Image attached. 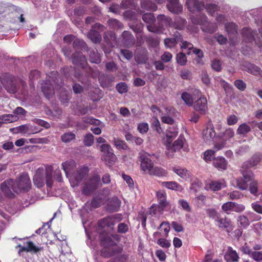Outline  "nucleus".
<instances>
[{
	"instance_id": "20e7f679",
	"label": "nucleus",
	"mask_w": 262,
	"mask_h": 262,
	"mask_svg": "<svg viewBox=\"0 0 262 262\" xmlns=\"http://www.w3.org/2000/svg\"><path fill=\"white\" fill-rule=\"evenodd\" d=\"M241 173L243 177L236 180L237 187L241 190H246L248 187V183L254 178V174L251 170H246L241 168Z\"/></svg>"
},
{
	"instance_id": "0eeeda50",
	"label": "nucleus",
	"mask_w": 262,
	"mask_h": 262,
	"mask_svg": "<svg viewBox=\"0 0 262 262\" xmlns=\"http://www.w3.org/2000/svg\"><path fill=\"white\" fill-rule=\"evenodd\" d=\"M100 182V177L98 174H94L85 183L83 187L82 192L83 194L88 195L94 192L98 188Z\"/></svg>"
},
{
	"instance_id": "49530a36",
	"label": "nucleus",
	"mask_w": 262,
	"mask_h": 262,
	"mask_svg": "<svg viewBox=\"0 0 262 262\" xmlns=\"http://www.w3.org/2000/svg\"><path fill=\"white\" fill-rule=\"evenodd\" d=\"M181 98L188 106H192L193 105L192 96L187 92H183L181 95Z\"/></svg>"
},
{
	"instance_id": "dca6fc26",
	"label": "nucleus",
	"mask_w": 262,
	"mask_h": 262,
	"mask_svg": "<svg viewBox=\"0 0 262 262\" xmlns=\"http://www.w3.org/2000/svg\"><path fill=\"white\" fill-rule=\"evenodd\" d=\"M186 5L188 10L192 13L201 11L205 7L204 3L198 0H187Z\"/></svg>"
},
{
	"instance_id": "f8f14e48",
	"label": "nucleus",
	"mask_w": 262,
	"mask_h": 262,
	"mask_svg": "<svg viewBox=\"0 0 262 262\" xmlns=\"http://www.w3.org/2000/svg\"><path fill=\"white\" fill-rule=\"evenodd\" d=\"M262 159V154L260 152L255 153L251 158L248 161L245 162L242 168L247 170V169L257 166Z\"/></svg>"
},
{
	"instance_id": "4d7b16f0",
	"label": "nucleus",
	"mask_w": 262,
	"mask_h": 262,
	"mask_svg": "<svg viewBox=\"0 0 262 262\" xmlns=\"http://www.w3.org/2000/svg\"><path fill=\"white\" fill-rule=\"evenodd\" d=\"M128 254H122L110 259L106 262H127Z\"/></svg>"
},
{
	"instance_id": "f3484780",
	"label": "nucleus",
	"mask_w": 262,
	"mask_h": 262,
	"mask_svg": "<svg viewBox=\"0 0 262 262\" xmlns=\"http://www.w3.org/2000/svg\"><path fill=\"white\" fill-rule=\"evenodd\" d=\"M89 171V169L88 167L84 166L78 168L77 170L73 172L72 177L76 181L77 184L79 183L84 179L88 174Z\"/></svg>"
},
{
	"instance_id": "aec40b11",
	"label": "nucleus",
	"mask_w": 262,
	"mask_h": 262,
	"mask_svg": "<svg viewBox=\"0 0 262 262\" xmlns=\"http://www.w3.org/2000/svg\"><path fill=\"white\" fill-rule=\"evenodd\" d=\"M167 1L168 3L166 6L169 11L175 14H179L182 12L183 10V7L179 3V0Z\"/></svg>"
},
{
	"instance_id": "5fc2aeb1",
	"label": "nucleus",
	"mask_w": 262,
	"mask_h": 262,
	"mask_svg": "<svg viewBox=\"0 0 262 262\" xmlns=\"http://www.w3.org/2000/svg\"><path fill=\"white\" fill-rule=\"evenodd\" d=\"M249 191L250 193L254 195H257L258 192V182L253 179L250 182Z\"/></svg>"
},
{
	"instance_id": "c85d7f7f",
	"label": "nucleus",
	"mask_w": 262,
	"mask_h": 262,
	"mask_svg": "<svg viewBox=\"0 0 262 262\" xmlns=\"http://www.w3.org/2000/svg\"><path fill=\"white\" fill-rule=\"evenodd\" d=\"M178 128L174 125L170 126L166 129V137L167 142L170 143L177 136Z\"/></svg>"
},
{
	"instance_id": "09e8293b",
	"label": "nucleus",
	"mask_w": 262,
	"mask_h": 262,
	"mask_svg": "<svg viewBox=\"0 0 262 262\" xmlns=\"http://www.w3.org/2000/svg\"><path fill=\"white\" fill-rule=\"evenodd\" d=\"M89 59L91 62L94 63H99L101 61L99 55L97 52L94 50H89Z\"/></svg>"
},
{
	"instance_id": "412c9836",
	"label": "nucleus",
	"mask_w": 262,
	"mask_h": 262,
	"mask_svg": "<svg viewBox=\"0 0 262 262\" xmlns=\"http://www.w3.org/2000/svg\"><path fill=\"white\" fill-rule=\"evenodd\" d=\"M216 222L218 223L219 228L225 230L227 232L230 233L232 230L231 220L227 217L223 218L220 216Z\"/></svg>"
},
{
	"instance_id": "864d4df0",
	"label": "nucleus",
	"mask_w": 262,
	"mask_h": 262,
	"mask_svg": "<svg viewBox=\"0 0 262 262\" xmlns=\"http://www.w3.org/2000/svg\"><path fill=\"white\" fill-rule=\"evenodd\" d=\"M114 145L118 149L126 150L128 147L124 141L118 139H114Z\"/></svg>"
},
{
	"instance_id": "0e129e2a",
	"label": "nucleus",
	"mask_w": 262,
	"mask_h": 262,
	"mask_svg": "<svg viewBox=\"0 0 262 262\" xmlns=\"http://www.w3.org/2000/svg\"><path fill=\"white\" fill-rule=\"evenodd\" d=\"M123 16L125 19L129 20H135L137 19V13L130 10L125 11L123 13Z\"/></svg>"
},
{
	"instance_id": "f257e3e1",
	"label": "nucleus",
	"mask_w": 262,
	"mask_h": 262,
	"mask_svg": "<svg viewBox=\"0 0 262 262\" xmlns=\"http://www.w3.org/2000/svg\"><path fill=\"white\" fill-rule=\"evenodd\" d=\"M52 171L53 169L51 166L46 167L45 172L43 168H38L33 177L34 185L38 188H41L44 186L46 180L47 187L51 188L53 183Z\"/></svg>"
},
{
	"instance_id": "bb28decb",
	"label": "nucleus",
	"mask_w": 262,
	"mask_h": 262,
	"mask_svg": "<svg viewBox=\"0 0 262 262\" xmlns=\"http://www.w3.org/2000/svg\"><path fill=\"white\" fill-rule=\"evenodd\" d=\"M213 165L219 170H225L227 168L228 162L225 158L219 156L214 159Z\"/></svg>"
},
{
	"instance_id": "f03ea898",
	"label": "nucleus",
	"mask_w": 262,
	"mask_h": 262,
	"mask_svg": "<svg viewBox=\"0 0 262 262\" xmlns=\"http://www.w3.org/2000/svg\"><path fill=\"white\" fill-rule=\"evenodd\" d=\"M48 76L49 79L41 83V89L45 97L49 99L54 93V87L51 83V81L53 82L55 88L56 86L61 88L63 85V80L59 78V74L57 71L51 72Z\"/></svg>"
},
{
	"instance_id": "603ef678",
	"label": "nucleus",
	"mask_w": 262,
	"mask_h": 262,
	"mask_svg": "<svg viewBox=\"0 0 262 262\" xmlns=\"http://www.w3.org/2000/svg\"><path fill=\"white\" fill-rule=\"evenodd\" d=\"M90 97L92 100L94 101H98L102 98L101 92L100 89H95L90 93Z\"/></svg>"
},
{
	"instance_id": "72a5a7b5",
	"label": "nucleus",
	"mask_w": 262,
	"mask_h": 262,
	"mask_svg": "<svg viewBox=\"0 0 262 262\" xmlns=\"http://www.w3.org/2000/svg\"><path fill=\"white\" fill-rule=\"evenodd\" d=\"M76 165V164L74 160H71L62 163V167L63 170L67 175L69 173H71V171L75 168Z\"/></svg>"
},
{
	"instance_id": "2f4dec72",
	"label": "nucleus",
	"mask_w": 262,
	"mask_h": 262,
	"mask_svg": "<svg viewBox=\"0 0 262 262\" xmlns=\"http://www.w3.org/2000/svg\"><path fill=\"white\" fill-rule=\"evenodd\" d=\"M88 37L94 43H99L102 39L101 35L99 31L91 29L88 34Z\"/></svg>"
},
{
	"instance_id": "5701e85b",
	"label": "nucleus",
	"mask_w": 262,
	"mask_h": 262,
	"mask_svg": "<svg viewBox=\"0 0 262 262\" xmlns=\"http://www.w3.org/2000/svg\"><path fill=\"white\" fill-rule=\"evenodd\" d=\"M122 42L123 46L130 48L135 43V38L132 34L128 31H124L122 34Z\"/></svg>"
},
{
	"instance_id": "8fccbe9b",
	"label": "nucleus",
	"mask_w": 262,
	"mask_h": 262,
	"mask_svg": "<svg viewBox=\"0 0 262 262\" xmlns=\"http://www.w3.org/2000/svg\"><path fill=\"white\" fill-rule=\"evenodd\" d=\"M204 8L206 10L208 13L213 16L214 13L219 9V6L214 4L209 3L205 6Z\"/></svg>"
},
{
	"instance_id": "1a4fd4ad",
	"label": "nucleus",
	"mask_w": 262,
	"mask_h": 262,
	"mask_svg": "<svg viewBox=\"0 0 262 262\" xmlns=\"http://www.w3.org/2000/svg\"><path fill=\"white\" fill-rule=\"evenodd\" d=\"M141 161L140 167L144 172L147 171L149 174L154 167V163L145 154H140Z\"/></svg>"
},
{
	"instance_id": "6e6d98bb",
	"label": "nucleus",
	"mask_w": 262,
	"mask_h": 262,
	"mask_svg": "<svg viewBox=\"0 0 262 262\" xmlns=\"http://www.w3.org/2000/svg\"><path fill=\"white\" fill-rule=\"evenodd\" d=\"M184 140V138L180 136L178 139L174 142L172 146L173 150L176 151V150L181 149L183 146Z\"/></svg>"
},
{
	"instance_id": "e2e57ef3",
	"label": "nucleus",
	"mask_w": 262,
	"mask_h": 262,
	"mask_svg": "<svg viewBox=\"0 0 262 262\" xmlns=\"http://www.w3.org/2000/svg\"><path fill=\"white\" fill-rule=\"evenodd\" d=\"M142 19L146 23L151 24L155 21V17L153 14L151 13H146L143 15Z\"/></svg>"
},
{
	"instance_id": "338daca9",
	"label": "nucleus",
	"mask_w": 262,
	"mask_h": 262,
	"mask_svg": "<svg viewBox=\"0 0 262 262\" xmlns=\"http://www.w3.org/2000/svg\"><path fill=\"white\" fill-rule=\"evenodd\" d=\"M146 42L151 47H156L159 44V40L158 38H155L151 36L146 38Z\"/></svg>"
},
{
	"instance_id": "a878e982",
	"label": "nucleus",
	"mask_w": 262,
	"mask_h": 262,
	"mask_svg": "<svg viewBox=\"0 0 262 262\" xmlns=\"http://www.w3.org/2000/svg\"><path fill=\"white\" fill-rule=\"evenodd\" d=\"M243 66L245 68V71L253 75H262L261 69L254 64L246 62Z\"/></svg>"
},
{
	"instance_id": "13d9d810",
	"label": "nucleus",
	"mask_w": 262,
	"mask_h": 262,
	"mask_svg": "<svg viewBox=\"0 0 262 262\" xmlns=\"http://www.w3.org/2000/svg\"><path fill=\"white\" fill-rule=\"evenodd\" d=\"M223 186V183L220 181H212L209 184V188L213 191L220 190Z\"/></svg>"
},
{
	"instance_id": "37998d69",
	"label": "nucleus",
	"mask_w": 262,
	"mask_h": 262,
	"mask_svg": "<svg viewBox=\"0 0 262 262\" xmlns=\"http://www.w3.org/2000/svg\"><path fill=\"white\" fill-rule=\"evenodd\" d=\"M73 47L76 50H83L87 48L86 43L83 40L76 38V37L73 42Z\"/></svg>"
},
{
	"instance_id": "c756f323",
	"label": "nucleus",
	"mask_w": 262,
	"mask_h": 262,
	"mask_svg": "<svg viewBox=\"0 0 262 262\" xmlns=\"http://www.w3.org/2000/svg\"><path fill=\"white\" fill-rule=\"evenodd\" d=\"M172 19L164 14H159L157 16V21L159 26L163 29L164 27L170 26Z\"/></svg>"
},
{
	"instance_id": "a18cd8bd",
	"label": "nucleus",
	"mask_w": 262,
	"mask_h": 262,
	"mask_svg": "<svg viewBox=\"0 0 262 262\" xmlns=\"http://www.w3.org/2000/svg\"><path fill=\"white\" fill-rule=\"evenodd\" d=\"M207 17L206 15L203 14L199 17L192 16L191 17L192 23L194 25H202L207 21Z\"/></svg>"
},
{
	"instance_id": "6ab92c4d",
	"label": "nucleus",
	"mask_w": 262,
	"mask_h": 262,
	"mask_svg": "<svg viewBox=\"0 0 262 262\" xmlns=\"http://www.w3.org/2000/svg\"><path fill=\"white\" fill-rule=\"evenodd\" d=\"M135 61L138 64H144L148 60V52L145 48L138 49L135 56Z\"/></svg>"
},
{
	"instance_id": "f704fd0d",
	"label": "nucleus",
	"mask_w": 262,
	"mask_h": 262,
	"mask_svg": "<svg viewBox=\"0 0 262 262\" xmlns=\"http://www.w3.org/2000/svg\"><path fill=\"white\" fill-rule=\"evenodd\" d=\"M186 23V21L185 19L178 18L174 22L171 20L169 27L173 28L179 30H183L185 28Z\"/></svg>"
},
{
	"instance_id": "a19ab883",
	"label": "nucleus",
	"mask_w": 262,
	"mask_h": 262,
	"mask_svg": "<svg viewBox=\"0 0 262 262\" xmlns=\"http://www.w3.org/2000/svg\"><path fill=\"white\" fill-rule=\"evenodd\" d=\"M76 139V135L72 132H67L61 136V140L64 143H70Z\"/></svg>"
},
{
	"instance_id": "7c9ffc66",
	"label": "nucleus",
	"mask_w": 262,
	"mask_h": 262,
	"mask_svg": "<svg viewBox=\"0 0 262 262\" xmlns=\"http://www.w3.org/2000/svg\"><path fill=\"white\" fill-rule=\"evenodd\" d=\"M243 37L247 42H252L254 40L255 32L250 28H244L242 31Z\"/></svg>"
},
{
	"instance_id": "79ce46f5",
	"label": "nucleus",
	"mask_w": 262,
	"mask_h": 262,
	"mask_svg": "<svg viewBox=\"0 0 262 262\" xmlns=\"http://www.w3.org/2000/svg\"><path fill=\"white\" fill-rule=\"evenodd\" d=\"M225 28L228 34H235L237 32L238 26L233 22L225 24Z\"/></svg>"
},
{
	"instance_id": "7ed1b4c3",
	"label": "nucleus",
	"mask_w": 262,
	"mask_h": 262,
	"mask_svg": "<svg viewBox=\"0 0 262 262\" xmlns=\"http://www.w3.org/2000/svg\"><path fill=\"white\" fill-rule=\"evenodd\" d=\"M13 191L28 192L31 188L30 179L27 173H23L16 179L13 180Z\"/></svg>"
},
{
	"instance_id": "39448f33",
	"label": "nucleus",
	"mask_w": 262,
	"mask_h": 262,
	"mask_svg": "<svg viewBox=\"0 0 262 262\" xmlns=\"http://www.w3.org/2000/svg\"><path fill=\"white\" fill-rule=\"evenodd\" d=\"M195 94L199 98L193 102L192 106L194 110L198 112L200 114H206L208 111L206 98L205 96L202 95V93L200 90H196Z\"/></svg>"
},
{
	"instance_id": "4c0bfd02",
	"label": "nucleus",
	"mask_w": 262,
	"mask_h": 262,
	"mask_svg": "<svg viewBox=\"0 0 262 262\" xmlns=\"http://www.w3.org/2000/svg\"><path fill=\"white\" fill-rule=\"evenodd\" d=\"M167 171L160 167H155L152 168L149 174L158 177H165L167 175Z\"/></svg>"
},
{
	"instance_id": "9b49d317",
	"label": "nucleus",
	"mask_w": 262,
	"mask_h": 262,
	"mask_svg": "<svg viewBox=\"0 0 262 262\" xmlns=\"http://www.w3.org/2000/svg\"><path fill=\"white\" fill-rule=\"evenodd\" d=\"M182 41V36L178 31L175 32L172 37L166 38L164 40L165 46L167 48H172L176 47V45L180 41Z\"/></svg>"
},
{
	"instance_id": "69168bd1",
	"label": "nucleus",
	"mask_w": 262,
	"mask_h": 262,
	"mask_svg": "<svg viewBox=\"0 0 262 262\" xmlns=\"http://www.w3.org/2000/svg\"><path fill=\"white\" fill-rule=\"evenodd\" d=\"M234 204V202H227L223 204L222 209L227 214H229L228 211H233Z\"/></svg>"
},
{
	"instance_id": "2eb2a0df",
	"label": "nucleus",
	"mask_w": 262,
	"mask_h": 262,
	"mask_svg": "<svg viewBox=\"0 0 262 262\" xmlns=\"http://www.w3.org/2000/svg\"><path fill=\"white\" fill-rule=\"evenodd\" d=\"M13 179H11L5 181L1 185L2 191L7 196L11 198L14 196V194L11 191H13Z\"/></svg>"
},
{
	"instance_id": "774afa93",
	"label": "nucleus",
	"mask_w": 262,
	"mask_h": 262,
	"mask_svg": "<svg viewBox=\"0 0 262 262\" xmlns=\"http://www.w3.org/2000/svg\"><path fill=\"white\" fill-rule=\"evenodd\" d=\"M177 62L181 66H184L187 62V58L185 54L183 53H180L177 54L176 57Z\"/></svg>"
},
{
	"instance_id": "ddd939ff",
	"label": "nucleus",
	"mask_w": 262,
	"mask_h": 262,
	"mask_svg": "<svg viewBox=\"0 0 262 262\" xmlns=\"http://www.w3.org/2000/svg\"><path fill=\"white\" fill-rule=\"evenodd\" d=\"M17 247L19 248V252L25 251L37 253L40 252L43 249V247H37L35 246L34 243L31 241L26 242L25 246H22L20 244H19Z\"/></svg>"
},
{
	"instance_id": "b1692460",
	"label": "nucleus",
	"mask_w": 262,
	"mask_h": 262,
	"mask_svg": "<svg viewBox=\"0 0 262 262\" xmlns=\"http://www.w3.org/2000/svg\"><path fill=\"white\" fill-rule=\"evenodd\" d=\"M106 201L107 199L106 197L97 195L94 197L90 201L87 202L86 204H89L91 208H97L104 204Z\"/></svg>"
},
{
	"instance_id": "ea45409f",
	"label": "nucleus",
	"mask_w": 262,
	"mask_h": 262,
	"mask_svg": "<svg viewBox=\"0 0 262 262\" xmlns=\"http://www.w3.org/2000/svg\"><path fill=\"white\" fill-rule=\"evenodd\" d=\"M107 24L110 28L113 29H120L123 28V24L116 18H110L107 21Z\"/></svg>"
},
{
	"instance_id": "9d476101",
	"label": "nucleus",
	"mask_w": 262,
	"mask_h": 262,
	"mask_svg": "<svg viewBox=\"0 0 262 262\" xmlns=\"http://www.w3.org/2000/svg\"><path fill=\"white\" fill-rule=\"evenodd\" d=\"M71 58L72 63L78 66L83 69L88 64L85 56L82 55L80 52L76 51L72 54Z\"/></svg>"
},
{
	"instance_id": "58836bf2",
	"label": "nucleus",
	"mask_w": 262,
	"mask_h": 262,
	"mask_svg": "<svg viewBox=\"0 0 262 262\" xmlns=\"http://www.w3.org/2000/svg\"><path fill=\"white\" fill-rule=\"evenodd\" d=\"M162 185L171 190L178 191H181L182 190L181 186L175 181L163 182L162 183Z\"/></svg>"
},
{
	"instance_id": "4be33fe9",
	"label": "nucleus",
	"mask_w": 262,
	"mask_h": 262,
	"mask_svg": "<svg viewBox=\"0 0 262 262\" xmlns=\"http://www.w3.org/2000/svg\"><path fill=\"white\" fill-rule=\"evenodd\" d=\"M121 202L117 196L111 198L106 205V209L110 212L117 211L120 207Z\"/></svg>"
},
{
	"instance_id": "680f3d73",
	"label": "nucleus",
	"mask_w": 262,
	"mask_h": 262,
	"mask_svg": "<svg viewBox=\"0 0 262 262\" xmlns=\"http://www.w3.org/2000/svg\"><path fill=\"white\" fill-rule=\"evenodd\" d=\"M234 136V132L232 128H228L225 130L223 134V140L225 141L233 138Z\"/></svg>"
},
{
	"instance_id": "6e6552de",
	"label": "nucleus",
	"mask_w": 262,
	"mask_h": 262,
	"mask_svg": "<svg viewBox=\"0 0 262 262\" xmlns=\"http://www.w3.org/2000/svg\"><path fill=\"white\" fill-rule=\"evenodd\" d=\"M14 79V76L9 73H5L3 76L2 83L9 93L14 94L17 92Z\"/></svg>"
},
{
	"instance_id": "393cba45",
	"label": "nucleus",
	"mask_w": 262,
	"mask_h": 262,
	"mask_svg": "<svg viewBox=\"0 0 262 262\" xmlns=\"http://www.w3.org/2000/svg\"><path fill=\"white\" fill-rule=\"evenodd\" d=\"M216 135L215 129L212 124L209 125L203 131V137L206 142L212 141Z\"/></svg>"
},
{
	"instance_id": "a211bd4d",
	"label": "nucleus",
	"mask_w": 262,
	"mask_h": 262,
	"mask_svg": "<svg viewBox=\"0 0 262 262\" xmlns=\"http://www.w3.org/2000/svg\"><path fill=\"white\" fill-rule=\"evenodd\" d=\"M224 258L226 262H238L240 258L237 252L230 246L227 248Z\"/></svg>"
},
{
	"instance_id": "052dcab7",
	"label": "nucleus",
	"mask_w": 262,
	"mask_h": 262,
	"mask_svg": "<svg viewBox=\"0 0 262 262\" xmlns=\"http://www.w3.org/2000/svg\"><path fill=\"white\" fill-rule=\"evenodd\" d=\"M84 144L86 146H91L94 143V136L91 134H87L83 139Z\"/></svg>"
},
{
	"instance_id": "de8ad7c7",
	"label": "nucleus",
	"mask_w": 262,
	"mask_h": 262,
	"mask_svg": "<svg viewBox=\"0 0 262 262\" xmlns=\"http://www.w3.org/2000/svg\"><path fill=\"white\" fill-rule=\"evenodd\" d=\"M157 197L159 204L167 206L166 201V193L163 191H159L157 192Z\"/></svg>"
},
{
	"instance_id": "bf43d9fd",
	"label": "nucleus",
	"mask_w": 262,
	"mask_h": 262,
	"mask_svg": "<svg viewBox=\"0 0 262 262\" xmlns=\"http://www.w3.org/2000/svg\"><path fill=\"white\" fill-rule=\"evenodd\" d=\"M237 222H239L241 226L244 228H246L250 225V221L245 215H239L238 217Z\"/></svg>"
},
{
	"instance_id": "473e14b6",
	"label": "nucleus",
	"mask_w": 262,
	"mask_h": 262,
	"mask_svg": "<svg viewBox=\"0 0 262 262\" xmlns=\"http://www.w3.org/2000/svg\"><path fill=\"white\" fill-rule=\"evenodd\" d=\"M173 171L181 178L187 180L191 177V172L185 168H177L173 167Z\"/></svg>"
},
{
	"instance_id": "4468645a",
	"label": "nucleus",
	"mask_w": 262,
	"mask_h": 262,
	"mask_svg": "<svg viewBox=\"0 0 262 262\" xmlns=\"http://www.w3.org/2000/svg\"><path fill=\"white\" fill-rule=\"evenodd\" d=\"M116 215H108L103 219H101L98 222V226L101 229L106 227L113 229L115 224V220Z\"/></svg>"
},
{
	"instance_id": "c9c22d12",
	"label": "nucleus",
	"mask_w": 262,
	"mask_h": 262,
	"mask_svg": "<svg viewBox=\"0 0 262 262\" xmlns=\"http://www.w3.org/2000/svg\"><path fill=\"white\" fill-rule=\"evenodd\" d=\"M141 7L146 10L156 11L157 6L150 0H141Z\"/></svg>"
},
{
	"instance_id": "cd10ccee",
	"label": "nucleus",
	"mask_w": 262,
	"mask_h": 262,
	"mask_svg": "<svg viewBox=\"0 0 262 262\" xmlns=\"http://www.w3.org/2000/svg\"><path fill=\"white\" fill-rule=\"evenodd\" d=\"M99 238L101 245L104 247L112 246L116 245V243L112 238V236L106 233H101L100 234Z\"/></svg>"
},
{
	"instance_id": "423d86ee",
	"label": "nucleus",
	"mask_w": 262,
	"mask_h": 262,
	"mask_svg": "<svg viewBox=\"0 0 262 262\" xmlns=\"http://www.w3.org/2000/svg\"><path fill=\"white\" fill-rule=\"evenodd\" d=\"M100 151L102 153L101 160L107 165H111L116 160V157L114 153V150L108 144H103L100 146Z\"/></svg>"
},
{
	"instance_id": "e433bc0d",
	"label": "nucleus",
	"mask_w": 262,
	"mask_h": 262,
	"mask_svg": "<svg viewBox=\"0 0 262 262\" xmlns=\"http://www.w3.org/2000/svg\"><path fill=\"white\" fill-rule=\"evenodd\" d=\"M17 117L12 114H4L0 116V122L2 125L16 121Z\"/></svg>"
},
{
	"instance_id": "c03bdc74",
	"label": "nucleus",
	"mask_w": 262,
	"mask_h": 262,
	"mask_svg": "<svg viewBox=\"0 0 262 262\" xmlns=\"http://www.w3.org/2000/svg\"><path fill=\"white\" fill-rule=\"evenodd\" d=\"M251 131L250 126L246 123H242L238 127L236 132L237 134L240 135H246Z\"/></svg>"
},
{
	"instance_id": "3c124183",
	"label": "nucleus",
	"mask_w": 262,
	"mask_h": 262,
	"mask_svg": "<svg viewBox=\"0 0 262 262\" xmlns=\"http://www.w3.org/2000/svg\"><path fill=\"white\" fill-rule=\"evenodd\" d=\"M216 151L211 149H208L204 152V159L207 162H211L212 160L214 161V155Z\"/></svg>"
}]
</instances>
